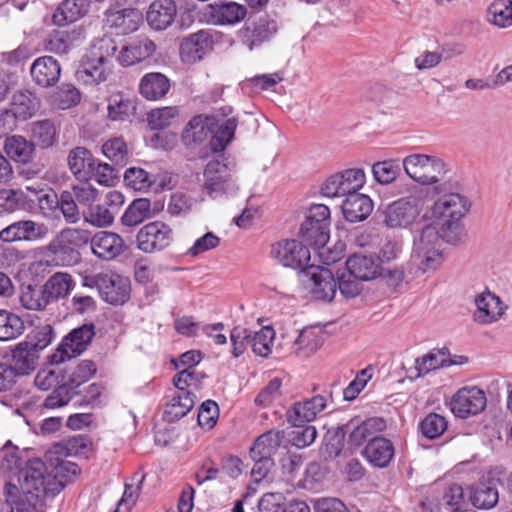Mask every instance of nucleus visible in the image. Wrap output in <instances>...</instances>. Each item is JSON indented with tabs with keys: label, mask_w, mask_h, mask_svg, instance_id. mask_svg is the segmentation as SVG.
Here are the masks:
<instances>
[{
	"label": "nucleus",
	"mask_w": 512,
	"mask_h": 512,
	"mask_svg": "<svg viewBox=\"0 0 512 512\" xmlns=\"http://www.w3.org/2000/svg\"><path fill=\"white\" fill-rule=\"evenodd\" d=\"M477 307L474 313L475 321L489 324L497 321L504 313V306L498 296L491 292L479 294L475 298Z\"/></svg>",
	"instance_id": "obj_29"
},
{
	"label": "nucleus",
	"mask_w": 512,
	"mask_h": 512,
	"mask_svg": "<svg viewBox=\"0 0 512 512\" xmlns=\"http://www.w3.org/2000/svg\"><path fill=\"white\" fill-rule=\"evenodd\" d=\"M237 121L234 117L225 119L212 135L209 145L213 152L223 151L234 138Z\"/></svg>",
	"instance_id": "obj_49"
},
{
	"label": "nucleus",
	"mask_w": 512,
	"mask_h": 512,
	"mask_svg": "<svg viewBox=\"0 0 512 512\" xmlns=\"http://www.w3.org/2000/svg\"><path fill=\"white\" fill-rule=\"evenodd\" d=\"M105 157L115 165L123 167L128 161V150L122 138H113L106 141L102 146Z\"/></svg>",
	"instance_id": "obj_60"
},
{
	"label": "nucleus",
	"mask_w": 512,
	"mask_h": 512,
	"mask_svg": "<svg viewBox=\"0 0 512 512\" xmlns=\"http://www.w3.org/2000/svg\"><path fill=\"white\" fill-rule=\"evenodd\" d=\"M25 329L24 321L16 314L0 310V340L9 341L19 337Z\"/></svg>",
	"instance_id": "obj_48"
},
{
	"label": "nucleus",
	"mask_w": 512,
	"mask_h": 512,
	"mask_svg": "<svg viewBox=\"0 0 512 512\" xmlns=\"http://www.w3.org/2000/svg\"><path fill=\"white\" fill-rule=\"evenodd\" d=\"M49 229L43 223L32 220L16 221L0 231V240L3 242L37 241L48 235Z\"/></svg>",
	"instance_id": "obj_16"
},
{
	"label": "nucleus",
	"mask_w": 512,
	"mask_h": 512,
	"mask_svg": "<svg viewBox=\"0 0 512 512\" xmlns=\"http://www.w3.org/2000/svg\"><path fill=\"white\" fill-rule=\"evenodd\" d=\"M277 23L268 15H261L257 20L246 23L240 30L242 42L250 49L268 42L277 32Z\"/></svg>",
	"instance_id": "obj_15"
},
{
	"label": "nucleus",
	"mask_w": 512,
	"mask_h": 512,
	"mask_svg": "<svg viewBox=\"0 0 512 512\" xmlns=\"http://www.w3.org/2000/svg\"><path fill=\"white\" fill-rule=\"evenodd\" d=\"M170 79L160 72L146 73L140 80L139 92L147 100L163 99L170 91Z\"/></svg>",
	"instance_id": "obj_31"
},
{
	"label": "nucleus",
	"mask_w": 512,
	"mask_h": 512,
	"mask_svg": "<svg viewBox=\"0 0 512 512\" xmlns=\"http://www.w3.org/2000/svg\"><path fill=\"white\" fill-rule=\"evenodd\" d=\"M79 206L88 209L96 202L98 190L90 183V180H78L67 190Z\"/></svg>",
	"instance_id": "obj_52"
},
{
	"label": "nucleus",
	"mask_w": 512,
	"mask_h": 512,
	"mask_svg": "<svg viewBox=\"0 0 512 512\" xmlns=\"http://www.w3.org/2000/svg\"><path fill=\"white\" fill-rule=\"evenodd\" d=\"M209 134V130L201 116L193 117L182 133V140L186 146L201 143Z\"/></svg>",
	"instance_id": "obj_58"
},
{
	"label": "nucleus",
	"mask_w": 512,
	"mask_h": 512,
	"mask_svg": "<svg viewBox=\"0 0 512 512\" xmlns=\"http://www.w3.org/2000/svg\"><path fill=\"white\" fill-rule=\"evenodd\" d=\"M72 47L71 35L66 31L53 30L44 40V49L58 55L67 54Z\"/></svg>",
	"instance_id": "obj_57"
},
{
	"label": "nucleus",
	"mask_w": 512,
	"mask_h": 512,
	"mask_svg": "<svg viewBox=\"0 0 512 512\" xmlns=\"http://www.w3.org/2000/svg\"><path fill=\"white\" fill-rule=\"evenodd\" d=\"M350 276L363 281L371 280L380 273V264L373 255L354 254L346 261Z\"/></svg>",
	"instance_id": "obj_33"
},
{
	"label": "nucleus",
	"mask_w": 512,
	"mask_h": 512,
	"mask_svg": "<svg viewBox=\"0 0 512 512\" xmlns=\"http://www.w3.org/2000/svg\"><path fill=\"white\" fill-rule=\"evenodd\" d=\"M4 150L7 156L15 162L29 163L35 152V145L20 135L7 137L4 142Z\"/></svg>",
	"instance_id": "obj_38"
},
{
	"label": "nucleus",
	"mask_w": 512,
	"mask_h": 512,
	"mask_svg": "<svg viewBox=\"0 0 512 512\" xmlns=\"http://www.w3.org/2000/svg\"><path fill=\"white\" fill-rule=\"evenodd\" d=\"M27 198L21 189H0V214L24 208Z\"/></svg>",
	"instance_id": "obj_61"
},
{
	"label": "nucleus",
	"mask_w": 512,
	"mask_h": 512,
	"mask_svg": "<svg viewBox=\"0 0 512 512\" xmlns=\"http://www.w3.org/2000/svg\"><path fill=\"white\" fill-rule=\"evenodd\" d=\"M365 183L362 169H346L326 179L321 186V194L325 197H348L357 192Z\"/></svg>",
	"instance_id": "obj_10"
},
{
	"label": "nucleus",
	"mask_w": 512,
	"mask_h": 512,
	"mask_svg": "<svg viewBox=\"0 0 512 512\" xmlns=\"http://www.w3.org/2000/svg\"><path fill=\"white\" fill-rule=\"evenodd\" d=\"M448 422L445 417L436 414H428L419 424V429L427 439H436L440 437L447 429Z\"/></svg>",
	"instance_id": "obj_62"
},
{
	"label": "nucleus",
	"mask_w": 512,
	"mask_h": 512,
	"mask_svg": "<svg viewBox=\"0 0 512 512\" xmlns=\"http://www.w3.org/2000/svg\"><path fill=\"white\" fill-rule=\"evenodd\" d=\"M156 50L155 43L147 37H137L123 46L117 56L122 66H131L149 58Z\"/></svg>",
	"instance_id": "obj_25"
},
{
	"label": "nucleus",
	"mask_w": 512,
	"mask_h": 512,
	"mask_svg": "<svg viewBox=\"0 0 512 512\" xmlns=\"http://www.w3.org/2000/svg\"><path fill=\"white\" fill-rule=\"evenodd\" d=\"M18 480L21 499L26 500L33 508L40 504L43 512H47V501L62 491L61 483L52 479L51 470L39 458L29 460L19 470Z\"/></svg>",
	"instance_id": "obj_2"
},
{
	"label": "nucleus",
	"mask_w": 512,
	"mask_h": 512,
	"mask_svg": "<svg viewBox=\"0 0 512 512\" xmlns=\"http://www.w3.org/2000/svg\"><path fill=\"white\" fill-rule=\"evenodd\" d=\"M469 491H465L461 485L449 486L439 502L438 512H462L469 507Z\"/></svg>",
	"instance_id": "obj_36"
},
{
	"label": "nucleus",
	"mask_w": 512,
	"mask_h": 512,
	"mask_svg": "<svg viewBox=\"0 0 512 512\" xmlns=\"http://www.w3.org/2000/svg\"><path fill=\"white\" fill-rule=\"evenodd\" d=\"M90 9V0H63L52 15L56 26H66L82 19Z\"/></svg>",
	"instance_id": "obj_28"
},
{
	"label": "nucleus",
	"mask_w": 512,
	"mask_h": 512,
	"mask_svg": "<svg viewBox=\"0 0 512 512\" xmlns=\"http://www.w3.org/2000/svg\"><path fill=\"white\" fill-rule=\"evenodd\" d=\"M89 286H95L100 297L111 305H122L130 298L131 285L128 277L112 271L101 272L91 278Z\"/></svg>",
	"instance_id": "obj_8"
},
{
	"label": "nucleus",
	"mask_w": 512,
	"mask_h": 512,
	"mask_svg": "<svg viewBox=\"0 0 512 512\" xmlns=\"http://www.w3.org/2000/svg\"><path fill=\"white\" fill-rule=\"evenodd\" d=\"M487 404L485 392L478 387H464L451 400V411L456 417L465 419L481 413Z\"/></svg>",
	"instance_id": "obj_14"
},
{
	"label": "nucleus",
	"mask_w": 512,
	"mask_h": 512,
	"mask_svg": "<svg viewBox=\"0 0 512 512\" xmlns=\"http://www.w3.org/2000/svg\"><path fill=\"white\" fill-rule=\"evenodd\" d=\"M401 167L399 159L379 161L373 164L372 173L378 183L389 184L400 174Z\"/></svg>",
	"instance_id": "obj_53"
},
{
	"label": "nucleus",
	"mask_w": 512,
	"mask_h": 512,
	"mask_svg": "<svg viewBox=\"0 0 512 512\" xmlns=\"http://www.w3.org/2000/svg\"><path fill=\"white\" fill-rule=\"evenodd\" d=\"M195 405V395L191 392L179 391L166 405L164 418L168 422H175L186 416Z\"/></svg>",
	"instance_id": "obj_41"
},
{
	"label": "nucleus",
	"mask_w": 512,
	"mask_h": 512,
	"mask_svg": "<svg viewBox=\"0 0 512 512\" xmlns=\"http://www.w3.org/2000/svg\"><path fill=\"white\" fill-rule=\"evenodd\" d=\"M420 214V207L416 198L402 197L384 210V223L389 228H408Z\"/></svg>",
	"instance_id": "obj_13"
},
{
	"label": "nucleus",
	"mask_w": 512,
	"mask_h": 512,
	"mask_svg": "<svg viewBox=\"0 0 512 512\" xmlns=\"http://www.w3.org/2000/svg\"><path fill=\"white\" fill-rule=\"evenodd\" d=\"M84 230L65 229L55 236L46 247V255L56 266H72L81 259L79 248L88 243Z\"/></svg>",
	"instance_id": "obj_4"
},
{
	"label": "nucleus",
	"mask_w": 512,
	"mask_h": 512,
	"mask_svg": "<svg viewBox=\"0 0 512 512\" xmlns=\"http://www.w3.org/2000/svg\"><path fill=\"white\" fill-rule=\"evenodd\" d=\"M461 363L462 362H456L451 360V356L448 349L442 348L437 350L434 349L428 354L420 358H417L415 361V368L418 371L417 376H421L438 368L459 365Z\"/></svg>",
	"instance_id": "obj_37"
},
{
	"label": "nucleus",
	"mask_w": 512,
	"mask_h": 512,
	"mask_svg": "<svg viewBox=\"0 0 512 512\" xmlns=\"http://www.w3.org/2000/svg\"><path fill=\"white\" fill-rule=\"evenodd\" d=\"M490 21L501 27L512 25V0H494L488 8Z\"/></svg>",
	"instance_id": "obj_56"
},
{
	"label": "nucleus",
	"mask_w": 512,
	"mask_h": 512,
	"mask_svg": "<svg viewBox=\"0 0 512 512\" xmlns=\"http://www.w3.org/2000/svg\"><path fill=\"white\" fill-rule=\"evenodd\" d=\"M362 454L373 467L385 468L392 461L395 448L391 440L378 436L370 439Z\"/></svg>",
	"instance_id": "obj_23"
},
{
	"label": "nucleus",
	"mask_w": 512,
	"mask_h": 512,
	"mask_svg": "<svg viewBox=\"0 0 512 512\" xmlns=\"http://www.w3.org/2000/svg\"><path fill=\"white\" fill-rule=\"evenodd\" d=\"M68 168L77 180H91L96 159L85 147L78 146L70 150L67 157Z\"/></svg>",
	"instance_id": "obj_27"
},
{
	"label": "nucleus",
	"mask_w": 512,
	"mask_h": 512,
	"mask_svg": "<svg viewBox=\"0 0 512 512\" xmlns=\"http://www.w3.org/2000/svg\"><path fill=\"white\" fill-rule=\"evenodd\" d=\"M386 429V421L382 417H370L363 421L351 419L347 423L338 426L333 432L326 435V447L330 455L338 456L343 449L345 436L348 434V443L359 447L370 439L378 437L379 433Z\"/></svg>",
	"instance_id": "obj_3"
},
{
	"label": "nucleus",
	"mask_w": 512,
	"mask_h": 512,
	"mask_svg": "<svg viewBox=\"0 0 512 512\" xmlns=\"http://www.w3.org/2000/svg\"><path fill=\"white\" fill-rule=\"evenodd\" d=\"M95 336V325L85 323L72 329L62 340L51 360L61 363L82 354Z\"/></svg>",
	"instance_id": "obj_9"
},
{
	"label": "nucleus",
	"mask_w": 512,
	"mask_h": 512,
	"mask_svg": "<svg viewBox=\"0 0 512 512\" xmlns=\"http://www.w3.org/2000/svg\"><path fill=\"white\" fill-rule=\"evenodd\" d=\"M124 181L134 190L143 191L148 190L156 178L142 168L131 167L124 173Z\"/></svg>",
	"instance_id": "obj_63"
},
{
	"label": "nucleus",
	"mask_w": 512,
	"mask_h": 512,
	"mask_svg": "<svg viewBox=\"0 0 512 512\" xmlns=\"http://www.w3.org/2000/svg\"><path fill=\"white\" fill-rule=\"evenodd\" d=\"M341 208L347 221L357 223L365 220L371 214L373 203L369 196L357 191L345 198Z\"/></svg>",
	"instance_id": "obj_32"
},
{
	"label": "nucleus",
	"mask_w": 512,
	"mask_h": 512,
	"mask_svg": "<svg viewBox=\"0 0 512 512\" xmlns=\"http://www.w3.org/2000/svg\"><path fill=\"white\" fill-rule=\"evenodd\" d=\"M90 245L93 254L103 260H112L127 248L120 235L109 231L97 232L90 239Z\"/></svg>",
	"instance_id": "obj_20"
},
{
	"label": "nucleus",
	"mask_w": 512,
	"mask_h": 512,
	"mask_svg": "<svg viewBox=\"0 0 512 512\" xmlns=\"http://www.w3.org/2000/svg\"><path fill=\"white\" fill-rule=\"evenodd\" d=\"M81 100L79 90L72 84L64 83L53 95V102L59 109L65 110L77 105Z\"/></svg>",
	"instance_id": "obj_64"
},
{
	"label": "nucleus",
	"mask_w": 512,
	"mask_h": 512,
	"mask_svg": "<svg viewBox=\"0 0 512 512\" xmlns=\"http://www.w3.org/2000/svg\"><path fill=\"white\" fill-rule=\"evenodd\" d=\"M74 286L72 276L65 272L53 274L43 285L45 293L50 301L65 298Z\"/></svg>",
	"instance_id": "obj_43"
},
{
	"label": "nucleus",
	"mask_w": 512,
	"mask_h": 512,
	"mask_svg": "<svg viewBox=\"0 0 512 512\" xmlns=\"http://www.w3.org/2000/svg\"><path fill=\"white\" fill-rule=\"evenodd\" d=\"M142 19L138 10L125 8L107 13L106 22L112 27L120 30L122 34L135 31Z\"/></svg>",
	"instance_id": "obj_39"
},
{
	"label": "nucleus",
	"mask_w": 512,
	"mask_h": 512,
	"mask_svg": "<svg viewBox=\"0 0 512 512\" xmlns=\"http://www.w3.org/2000/svg\"><path fill=\"white\" fill-rule=\"evenodd\" d=\"M178 116L177 107L167 106L151 110L147 115V122L151 129L162 130L170 126Z\"/></svg>",
	"instance_id": "obj_59"
},
{
	"label": "nucleus",
	"mask_w": 512,
	"mask_h": 512,
	"mask_svg": "<svg viewBox=\"0 0 512 512\" xmlns=\"http://www.w3.org/2000/svg\"><path fill=\"white\" fill-rule=\"evenodd\" d=\"M330 209L324 204H313L306 212L299 235L303 242L314 248H322L329 240Z\"/></svg>",
	"instance_id": "obj_6"
},
{
	"label": "nucleus",
	"mask_w": 512,
	"mask_h": 512,
	"mask_svg": "<svg viewBox=\"0 0 512 512\" xmlns=\"http://www.w3.org/2000/svg\"><path fill=\"white\" fill-rule=\"evenodd\" d=\"M470 206L469 199L460 193H446L435 201L432 215L441 221L440 229L426 225L419 236L414 238L412 259L422 272L435 270L442 263L440 238L450 244L461 240V219L468 213Z\"/></svg>",
	"instance_id": "obj_1"
},
{
	"label": "nucleus",
	"mask_w": 512,
	"mask_h": 512,
	"mask_svg": "<svg viewBox=\"0 0 512 512\" xmlns=\"http://www.w3.org/2000/svg\"><path fill=\"white\" fill-rule=\"evenodd\" d=\"M213 43L212 34L206 30H200L182 41L180 52L187 61L197 62L212 50Z\"/></svg>",
	"instance_id": "obj_22"
},
{
	"label": "nucleus",
	"mask_w": 512,
	"mask_h": 512,
	"mask_svg": "<svg viewBox=\"0 0 512 512\" xmlns=\"http://www.w3.org/2000/svg\"><path fill=\"white\" fill-rule=\"evenodd\" d=\"M282 440L283 433L280 431L270 430L263 433L250 448L249 454L251 459H273L272 456L277 452Z\"/></svg>",
	"instance_id": "obj_35"
},
{
	"label": "nucleus",
	"mask_w": 512,
	"mask_h": 512,
	"mask_svg": "<svg viewBox=\"0 0 512 512\" xmlns=\"http://www.w3.org/2000/svg\"><path fill=\"white\" fill-rule=\"evenodd\" d=\"M108 117L112 121H130L136 113V102L117 93L108 99Z\"/></svg>",
	"instance_id": "obj_42"
},
{
	"label": "nucleus",
	"mask_w": 512,
	"mask_h": 512,
	"mask_svg": "<svg viewBox=\"0 0 512 512\" xmlns=\"http://www.w3.org/2000/svg\"><path fill=\"white\" fill-rule=\"evenodd\" d=\"M4 495L6 499L0 500V512H43L40 504L33 508L26 500H22L20 489L15 484L6 483Z\"/></svg>",
	"instance_id": "obj_40"
},
{
	"label": "nucleus",
	"mask_w": 512,
	"mask_h": 512,
	"mask_svg": "<svg viewBox=\"0 0 512 512\" xmlns=\"http://www.w3.org/2000/svg\"><path fill=\"white\" fill-rule=\"evenodd\" d=\"M405 173L421 185H432L446 173L445 163L438 157L426 154H410L402 162Z\"/></svg>",
	"instance_id": "obj_7"
},
{
	"label": "nucleus",
	"mask_w": 512,
	"mask_h": 512,
	"mask_svg": "<svg viewBox=\"0 0 512 512\" xmlns=\"http://www.w3.org/2000/svg\"><path fill=\"white\" fill-rule=\"evenodd\" d=\"M96 371V364L92 360H82L73 368L64 383L75 392L76 388L91 379Z\"/></svg>",
	"instance_id": "obj_55"
},
{
	"label": "nucleus",
	"mask_w": 512,
	"mask_h": 512,
	"mask_svg": "<svg viewBox=\"0 0 512 512\" xmlns=\"http://www.w3.org/2000/svg\"><path fill=\"white\" fill-rule=\"evenodd\" d=\"M110 72L111 67L103 62L102 57L89 53L82 59L75 76L79 83L93 86L105 82Z\"/></svg>",
	"instance_id": "obj_19"
},
{
	"label": "nucleus",
	"mask_w": 512,
	"mask_h": 512,
	"mask_svg": "<svg viewBox=\"0 0 512 512\" xmlns=\"http://www.w3.org/2000/svg\"><path fill=\"white\" fill-rule=\"evenodd\" d=\"M470 503L478 509H490L499 499L498 490L487 483H481L474 489H468Z\"/></svg>",
	"instance_id": "obj_45"
},
{
	"label": "nucleus",
	"mask_w": 512,
	"mask_h": 512,
	"mask_svg": "<svg viewBox=\"0 0 512 512\" xmlns=\"http://www.w3.org/2000/svg\"><path fill=\"white\" fill-rule=\"evenodd\" d=\"M173 241L169 225L154 221L144 225L136 235L137 248L144 253H154L167 248Z\"/></svg>",
	"instance_id": "obj_12"
},
{
	"label": "nucleus",
	"mask_w": 512,
	"mask_h": 512,
	"mask_svg": "<svg viewBox=\"0 0 512 512\" xmlns=\"http://www.w3.org/2000/svg\"><path fill=\"white\" fill-rule=\"evenodd\" d=\"M305 276L312 282V294L317 300L331 301L335 297L338 282L332 272L321 266L311 265L305 271Z\"/></svg>",
	"instance_id": "obj_17"
},
{
	"label": "nucleus",
	"mask_w": 512,
	"mask_h": 512,
	"mask_svg": "<svg viewBox=\"0 0 512 512\" xmlns=\"http://www.w3.org/2000/svg\"><path fill=\"white\" fill-rule=\"evenodd\" d=\"M177 4L175 0H154L146 11V21L154 31H165L175 21Z\"/></svg>",
	"instance_id": "obj_18"
},
{
	"label": "nucleus",
	"mask_w": 512,
	"mask_h": 512,
	"mask_svg": "<svg viewBox=\"0 0 512 512\" xmlns=\"http://www.w3.org/2000/svg\"><path fill=\"white\" fill-rule=\"evenodd\" d=\"M19 300L24 308L35 311L43 310L50 304L43 286H22Z\"/></svg>",
	"instance_id": "obj_46"
},
{
	"label": "nucleus",
	"mask_w": 512,
	"mask_h": 512,
	"mask_svg": "<svg viewBox=\"0 0 512 512\" xmlns=\"http://www.w3.org/2000/svg\"><path fill=\"white\" fill-rule=\"evenodd\" d=\"M202 192L215 200L229 197L238 191L234 166L223 160L209 161L203 172Z\"/></svg>",
	"instance_id": "obj_5"
},
{
	"label": "nucleus",
	"mask_w": 512,
	"mask_h": 512,
	"mask_svg": "<svg viewBox=\"0 0 512 512\" xmlns=\"http://www.w3.org/2000/svg\"><path fill=\"white\" fill-rule=\"evenodd\" d=\"M323 333L313 327L304 328L299 333L294 344L302 351L304 356H309L315 353L323 344Z\"/></svg>",
	"instance_id": "obj_51"
},
{
	"label": "nucleus",
	"mask_w": 512,
	"mask_h": 512,
	"mask_svg": "<svg viewBox=\"0 0 512 512\" xmlns=\"http://www.w3.org/2000/svg\"><path fill=\"white\" fill-rule=\"evenodd\" d=\"M150 211L151 205L147 198L135 199L125 210L121 222L127 227L137 226L150 216Z\"/></svg>",
	"instance_id": "obj_47"
},
{
	"label": "nucleus",
	"mask_w": 512,
	"mask_h": 512,
	"mask_svg": "<svg viewBox=\"0 0 512 512\" xmlns=\"http://www.w3.org/2000/svg\"><path fill=\"white\" fill-rule=\"evenodd\" d=\"M37 109V99L30 91H17L12 97L10 111L17 120L25 121L32 117Z\"/></svg>",
	"instance_id": "obj_44"
},
{
	"label": "nucleus",
	"mask_w": 512,
	"mask_h": 512,
	"mask_svg": "<svg viewBox=\"0 0 512 512\" xmlns=\"http://www.w3.org/2000/svg\"><path fill=\"white\" fill-rule=\"evenodd\" d=\"M52 197L53 204L60 209L67 223L75 224L80 220L79 205L67 190L62 191L59 197L56 194H52Z\"/></svg>",
	"instance_id": "obj_54"
},
{
	"label": "nucleus",
	"mask_w": 512,
	"mask_h": 512,
	"mask_svg": "<svg viewBox=\"0 0 512 512\" xmlns=\"http://www.w3.org/2000/svg\"><path fill=\"white\" fill-rule=\"evenodd\" d=\"M259 512H310L309 505L300 499L284 501L281 493H266L258 502Z\"/></svg>",
	"instance_id": "obj_30"
},
{
	"label": "nucleus",
	"mask_w": 512,
	"mask_h": 512,
	"mask_svg": "<svg viewBox=\"0 0 512 512\" xmlns=\"http://www.w3.org/2000/svg\"><path fill=\"white\" fill-rule=\"evenodd\" d=\"M326 405L327 401L323 395H316L302 402H296L286 413L287 421L291 425L309 423L325 409Z\"/></svg>",
	"instance_id": "obj_21"
},
{
	"label": "nucleus",
	"mask_w": 512,
	"mask_h": 512,
	"mask_svg": "<svg viewBox=\"0 0 512 512\" xmlns=\"http://www.w3.org/2000/svg\"><path fill=\"white\" fill-rule=\"evenodd\" d=\"M247 9L232 1H219L209 4L207 15L216 24H236L243 20Z\"/></svg>",
	"instance_id": "obj_26"
},
{
	"label": "nucleus",
	"mask_w": 512,
	"mask_h": 512,
	"mask_svg": "<svg viewBox=\"0 0 512 512\" xmlns=\"http://www.w3.org/2000/svg\"><path fill=\"white\" fill-rule=\"evenodd\" d=\"M252 351L261 357H268L272 352L275 331L272 326H263L258 331L251 330Z\"/></svg>",
	"instance_id": "obj_50"
},
{
	"label": "nucleus",
	"mask_w": 512,
	"mask_h": 512,
	"mask_svg": "<svg viewBox=\"0 0 512 512\" xmlns=\"http://www.w3.org/2000/svg\"><path fill=\"white\" fill-rule=\"evenodd\" d=\"M38 359V351L24 341L17 344L12 350L10 365L16 376H24L36 369Z\"/></svg>",
	"instance_id": "obj_34"
},
{
	"label": "nucleus",
	"mask_w": 512,
	"mask_h": 512,
	"mask_svg": "<svg viewBox=\"0 0 512 512\" xmlns=\"http://www.w3.org/2000/svg\"><path fill=\"white\" fill-rule=\"evenodd\" d=\"M270 255L280 264L292 269H299L305 274L310 267V251L308 247L297 240H283L271 246Z\"/></svg>",
	"instance_id": "obj_11"
},
{
	"label": "nucleus",
	"mask_w": 512,
	"mask_h": 512,
	"mask_svg": "<svg viewBox=\"0 0 512 512\" xmlns=\"http://www.w3.org/2000/svg\"><path fill=\"white\" fill-rule=\"evenodd\" d=\"M30 74L37 85L45 88L52 87L60 78L61 67L52 56H42L32 63Z\"/></svg>",
	"instance_id": "obj_24"
}]
</instances>
